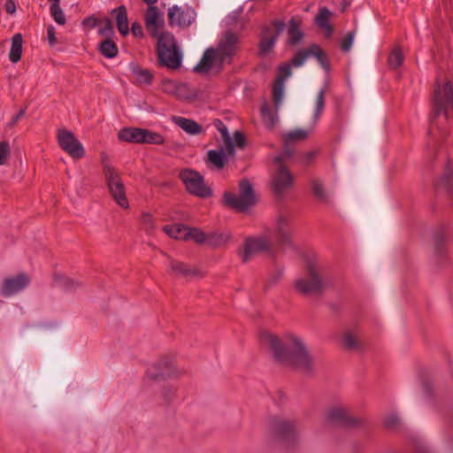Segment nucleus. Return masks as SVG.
<instances>
[{"mask_svg": "<svg viewBox=\"0 0 453 453\" xmlns=\"http://www.w3.org/2000/svg\"><path fill=\"white\" fill-rule=\"evenodd\" d=\"M58 142L60 148L73 158H81L85 155L82 144L74 136L73 133L66 129L58 132Z\"/></svg>", "mask_w": 453, "mask_h": 453, "instance_id": "13", "label": "nucleus"}, {"mask_svg": "<svg viewBox=\"0 0 453 453\" xmlns=\"http://www.w3.org/2000/svg\"><path fill=\"white\" fill-rule=\"evenodd\" d=\"M116 13V24L118 30L122 35H127L129 33L128 19L127 9L124 5H120L113 10Z\"/></svg>", "mask_w": 453, "mask_h": 453, "instance_id": "28", "label": "nucleus"}, {"mask_svg": "<svg viewBox=\"0 0 453 453\" xmlns=\"http://www.w3.org/2000/svg\"><path fill=\"white\" fill-rule=\"evenodd\" d=\"M99 51L107 58H112L118 55L119 50L116 43L111 39H104L99 45Z\"/></svg>", "mask_w": 453, "mask_h": 453, "instance_id": "33", "label": "nucleus"}, {"mask_svg": "<svg viewBox=\"0 0 453 453\" xmlns=\"http://www.w3.org/2000/svg\"><path fill=\"white\" fill-rule=\"evenodd\" d=\"M141 223L143 229L150 234L155 228V223L152 216L150 213H143L141 218Z\"/></svg>", "mask_w": 453, "mask_h": 453, "instance_id": "44", "label": "nucleus"}, {"mask_svg": "<svg viewBox=\"0 0 453 453\" xmlns=\"http://www.w3.org/2000/svg\"><path fill=\"white\" fill-rule=\"evenodd\" d=\"M195 19V12L191 9L183 10L173 6L168 11V19L171 26L188 27Z\"/></svg>", "mask_w": 453, "mask_h": 453, "instance_id": "15", "label": "nucleus"}, {"mask_svg": "<svg viewBox=\"0 0 453 453\" xmlns=\"http://www.w3.org/2000/svg\"><path fill=\"white\" fill-rule=\"evenodd\" d=\"M98 33L103 37H105V39L111 37L114 31H113V27H112L111 21L109 19H105L104 20H103L101 22Z\"/></svg>", "mask_w": 453, "mask_h": 453, "instance_id": "43", "label": "nucleus"}, {"mask_svg": "<svg viewBox=\"0 0 453 453\" xmlns=\"http://www.w3.org/2000/svg\"><path fill=\"white\" fill-rule=\"evenodd\" d=\"M131 30H132V33L133 35L135 36V37H143V29H142V27L140 23L138 22H134L132 24V27H131Z\"/></svg>", "mask_w": 453, "mask_h": 453, "instance_id": "50", "label": "nucleus"}, {"mask_svg": "<svg viewBox=\"0 0 453 453\" xmlns=\"http://www.w3.org/2000/svg\"><path fill=\"white\" fill-rule=\"evenodd\" d=\"M310 134L309 130L305 129H295L288 132L282 135V142L284 145V155L287 157H290L293 155V145L297 142L304 141L308 138Z\"/></svg>", "mask_w": 453, "mask_h": 453, "instance_id": "17", "label": "nucleus"}, {"mask_svg": "<svg viewBox=\"0 0 453 453\" xmlns=\"http://www.w3.org/2000/svg\"><path fill=\"white\" fill-rule=\"evenodd\" d=\"M214 61H217V56L213 51V49H207L199 63L194 67V71L196 73H205L211 70Z\"/></svg>", "mask_w": 453, "mask_h": 453, "instance_id": "26", "label": "nucleus"}, {"mask_svg": "<svg viewBox=\"0 0 453 453\" xmlns=\"http://www.w3.org/2000/svg\"><path fill=\"white\" fill-rule=\"evenodd\" d=\"M142 128L125 127L119 134L118 138L122 142L142 144Z\"/></svg>", "mask_w": 453, "mask_h": 453, "instance_id": "24", "label": "nucleus"}, {"mask_svg": "<svg viewBox=\"0 0 453 453\" xmlns=\"http://www.w3.org/2000/svg\"><path fill=\"white\" fill-rule=\"evenodd\" d=\"M342 344L349 350H354L359 348L358 338L349 331H347L342 334Z\"/></svg>", "mask_w": 453, "mask_h": 453, "instance_id": "35", "label": "nucleus"}, {"mask_svg": "<svg viewBox=\"0 0 453 453\" xmlns=\"http://www.w3.org/2000/svg\"><path fill=\"white\" fill-rule=\"evenodd\" d=\"M23 37L21 34H16L12 38V46L9 53V58L12 63L20 60L22 55Z\"/></svg>", "mask_w": 453, "mask_h": 453, "instance_id": "29", "label": "nucleus"}, {"mask_svg": "<svg viewBox=\"0 0 453 453\" xmlns=\"http://www.w3.org/2000/svg\"><path fill=\"white\" fill-rule=\"evenodd\" d=\"M261 113H262V117H263L264 121L265 122H268V124L272 127L274 125L275 120H274L273 115L269 111V109H268L266 104L262 106Z\"/></svg>", "mask_w": 453, "mask_h": 453, "instance_id": "48", "label": "nucleus"}, {"mask_svg": "<svg viewBox=\"0 0 453 453\" xmlns=\"http://www.w3.org/2000/svg\"><path fill=\"white\" fill-rule=\"evenodd\" d=\"M172 121L190 135H196L203 132V127L193 119L180 116H173Z\"/></svg>", "mask_w": 453, "mask_h": 453, "instance_id": "21", "label": "nucleus"}, {"mask_svg": "<svg viewBox=\"0 0 453 453\" xmlns=\"http://www.w3.org/2000/svg\"><path fill=\"white\" fill-rule=\"evenodd\" d=\"M25 114V110H20L19 113L13 118L12 124H15Z\"/></svg>", "mask_w": 453, "mask_h": 453, "instance_id": "57", "label": "nucleus"}, {"mask_svg": "<svg viewBox=\"0 0 453 453\" xmlns=\"http://www.w3.org/2000/svg\"><path fill=\"white\" fill-rule=\"evenodd\" d=\"M270 431L276 440L287 446L293 445L298 439L296 423L286 418L273 417L270 421Z\"/></svg>", "mask_w": 453, "mask_h": 453, "instance_id": "6", "label": "nucleus"}, {"mask_svg": "<svg viewBox=\"0 0 453 453\" xmlns=\"http://www.w3.org/2000/svg\"><path fill=\"white\" fill-rule=\"evenodd\" d=\"M290 218L285 214H279L275 219L274 231L272 235H268L280 245H289L292 239V229L290 226Z\"/></svg>", "mask_w": 453, "mask_h": 453, "instance_id": "14", "label": "nucleus"}, {"mask_svg": "<svg viewBox=\"0 0 453 453\" xmlns=\"http://www.w3.org/2000/svg\"><path fill=\"white\" fill-rule=\"evenodd\" d=\"M353 41H354V33L353 32L348 33L346 35V36L341 42V49L343 51L348 52L352 46Z\"/></svg>", "mask_w": 453, "mask_h": 453, "instance_id": "46", "label": "nucleus"}, {"mask_svg": "<svg viewBox=\"0 0 453 453\" xmlns=\"http://www.w3.org/2000/svg\"><path fill=\"white\" fill-rule=\"evenodd\" d=\"M288 35V43L292 45L298 43L303 39V34L300 29V23L295 19H291L289 21Z\"/></svg>", "mask_w": 453, "mask_h": 453, "instance_id": "30", "label": "nucleus"}, {"mask_svg": "<svg viewBox=\"0 0 453 453\" xmlns=\"http://www.w3.org/2000/svg\"><path fill=\"white\" fill-rule=\"evenodd\" d=\"M279 35L278 32H273L270 28H265L262 32V36L259 42V54L266 55L268 54L274 47V44L277 41V37Z\"/></svg>", "mask_w": 453, "mask_h": 453, "instance_id": "20", "label": "nucleus"}, {"mask_svg": "<svg viewBox=\"0 0 453 453\" xmlns=\"http://www.w3.org/2000/svg\"><path fill=\"white\" fill-rule=\"evenodd\" d=\"M135 81L138 84L150 85L153 80V74L148 69L136 68L134 69Z\"/></svg>", "mask_w": 453, "mask_h": 453, "instance_id": "37", "label": "nucleus"}, {"mask_svg": "<svg viewBox=\"0 0 453 453\" xmlns=\"http://www.w3.org/2000/svg\"><path fill=\"white\" fill-rule=\"evenodd\" d=\"M240 48V37L232 31H226L222 35L218 46L213 49L217 56V61L220 64L232 62Z\"/></svg>", "mask_w": 453, "mask_h": 453, "instance_id": "7", "label": "nucleus"}, {"mask_svg": "<svg viewBox=\"0 0 453 453\" xmlns=\"http://www.w3.org/2000/svg\"><path fill=\"white\" fill-rule=\"evenodd\" d=\"M148 34L157 38V53L160 65L176 70L181 65L182 55L173 34L165 31L163 13L156 6H149L144 14Z\"/></svg>", "mask_w": 453, "mask_h": 453, "instance_id": "1", "label": "nucleus"}, {"mask_svg": "<svg viewBox=\"0 0 453 453\" xmlns=\"http://www.w3.org/2000/svg\"><path fill=\"white\" fill-rule=\"evenodd\" d=\"M418 453H430V452L426 448L421 447L418 449Z\"/></svg>", "mask_w": 453, "mask_h": 453, "instance_id": "58", "label": "nucleus"}, {"mask_svg": "<svg viewBox=\"0 0 453 453\" xmlns=\"http://www.w3.org/2000/svg\"><path fill=\"white\" fill-rule=\"evenodd\" d=\"M325 90L324 89H321L317 97H316V106H315V112H314V119L317 120L323 110H324V107H325Z\"/></svg>", "mask_w": 453, "mask_h": 453, "instance_id": "42", "label": "nucleus"}, {"mask_svg": "<svg viewBox=\"0 0 453 453\" xmlns=\"http://www.w3.org/2000/svg\"><path fill=\"white\" fill-rule=\"evenodd\" d=\"M103 171L111 196L120 207L127 209L129 203L124 183L119 173L111 165L107 158L103 159Z\"/></svg>", "mask_w": 453, "mask_h": 453, "instance_id": "5", "label": "nucleus"}, {"mask_svg": "<svg viewBox=\"0 0 453 453\" xmlns=\"http://www.w3.org/2000/svg\"><path fill=\"white\" fill-rule=\"evenodd\" d=\"M84 26H89L90 27L94 28L97 25V20L94 17H88L83 20Z\"/></svg>", "mask_w": 453, "mask_h": 453, "instance_id": "54", "label": "nucleus"}, {"mask_svg": "<svg viewBox=\"0 0 453 453\" xmlns=\"http://www.w3.org/2000/svg\"><path fill=\"white\" fill-rule=\"evenodd\" d=\"M319 154V150H312L300 155L299 161L302 165L305 166L311 165L314 162L318 155Z\"/></svg>", "mask_w": 453, "mask_h": 453, "instance_id": "41", "label": "nucleus"}, {"mask_svg": "<svg viewBox=\"0 0 453 453\" xmlns=\"http://www.w3.org/2000/svg\"><path fill=\"white\" fill-rule=\"evenodd\" d=\"M453 107V88L449 81H446L442 87L436 82L434 94V112L435 115L441 112L445 113V119L448 118L447 111Z\"/></svg>", "mask_w": 453, "mask_h": 453, "instance_id": "10", "label": "nucleus"}, {"mask_svg": "<svg viewBox=\"0 0 453 453\" xmlns=\"http://www.w3.org/2000/svg\"><path fill=\"white\" fill-rule=\"evenodd\" d=\"M29 282V278L24 273H19L13 278H7L3 283L2 294L5 296H12L24 289Z\"/></svg>", "mask_w": 453, "mask_h": 453, "instance_id": "16", "label": "nucleus"}, {"mask_svg": "<svg viewBox=\"0 0 453 453\" xmlns=\"http://www.w3.org/2000/svg\"><path fill=\"white\" fill-rule=\"evenodd\" d=\"M234 142L237 146H239L241 148L244 147L245 137L243 136V134L241 132H239V131L234 132Z\"/></svg>", "mask_w": 453, "mask_h": 453, "instance_id": "51", "label": "nucleus"}, {"mask_svg": "<svg viewBox=\"0 0 453 453\" xmlns=\"http://www.w3.org/2000/svg\"><path fill=\"white\" fill-rule=\"evenodd\" d=\"M230 234L227 233L213 232L207 234L206 244L211 247H220L227 243L230 240Z\"/></svg>", "mask_w": 453, "mask_h": 453, "instance_id": "32", "label": "nucleus"}, {"mask_svg": "<svg viewBox=\"0 0 453 453\" xmlns=\"http://www.w3.org/2000/svg\"><path fill=\"white\" fill-rule=\"evenodd\" d=\"M11 152V147L8 142H0V165H4Z\"/></svg>", "mask_w": 453, "mask_h": 453, "instance_id": "45", "label": "nucleus"}, {"mask_svg": "<svg viewBox=\"0 0 453 453\" xmlns=\"http://www.w3.org/2000/svg\"><path fill=\"white\" fill-rule=\"evenodd\" d=\"M147 373H148V376H149V377H150V378H151V379H153V380H157V379H158L159 377H162V376L164 375L163 373L157 374V373L153 372L152 368H150V369L148 370V372H147Z\"/></svg>", "mask_w": 453, "mask_h": 453, "instance_id": "55", "label": "nucleus"}, {"mask_svg": "<svg viewBox=\"0 0 453 453\" xmlns=\"http://www.w3.org/2000/svg\"><path fill=\"white\" fill-rule=\"evenodd\" d=\"M229 157L232 156L228 155L226 150H211L207 152L206 163L211 164L217 170H221L224 168Z\"/></svg>", "mask_w": 453, "mask_h": 453, "instance_id": "23", "label": "nucleus"}, {"mask_svg": "<svg viewBox=\"0 0 453 453\" xmlns=\"http://www.w3.org/2000/svg\"><path fill=\"white\" fill-rule=\"evenodd\" d=\"M50 14L53 17L54 20L58 25L65 24V22H66L65 16L64 14L63 10L60 7V3H52L50 7Z\"/></svg>", "mask_w": 453, "mask_h": 453, "instance_id": "38", "label": "nucleus"}, {"mask_svg": "<svg viewBox=\"0 0 453 453\" xmlns=\"http://www.w3.org/2000/svg\"><path fill=\"white\" fill-rule=\"evenodd\" d=\"M384 423L388 428L394 429L398 426V425L400 424V420L397 416L389 415L388 417L386 418Z\"/></svg>", "mask_w": 453, "mask_h": 453, "instance_id": "49", "label": "nucleus"}, {"mask_svg": "<svg viewBox=\"0 0 453 453\" xmlns=\"http://www.w3.org/2000/svg\"><path fill=\"white\" fill-rule=\"evenodd\" d=\"M4 10L9 14H13L16 12V4L13 0H6Z\"/></svg>", "mask_w": 453, "mask_h": 453, "instance_id": "52", "label": "nucleus"}, {"mask_svg": "<svg viewBox=\"0 0 453 453\" xmlns=\"http://www.w3.org/2000/svg\"><path fill=\"white\" fill-rule=\"evenodd\" d=\"M310 57H315L325 70H329L327 56L318 44H311L306 49L298 50L292 58L291 65L296 67H299L303 65L305 60Z\"/></svg>", "mask_w": 453, "mask_h": 453, "instance_id": "12", "label": "nucleus"}, {"mask_svg": "<svg viewBox=\"0 0 453 453\" xmlns=\"http://www.w3.org/2000/svg\"><path fill=\"white\" fill-rule=\"evenodd\" d=\"M162 145L165 143V137L157 133L142 128V144Z\"/></svg>", "mask_w": 453, "mask_h": 453, "instance_id": "31", "label": "nucleus"}, {"mask_svg": "<svg viewBox=\"0 0 453 453\" xmlns=\"http://www.w3.org/2000/svg\"><path fill=\"white\" fill-rule=\"evenodd\" d=\"M331 14V12L326 7H324L319 10L315 19L317 25L321 28L326 29L328 34L333 32V27L329 24Z\"/></svg>", "mask_w": 453, "mask_h": 453, "instance_id": "34", "label": "nucleus"}, {"mask_svg": "<svg viewBox=\"0 0 453 453\" xmlns=\"http://www.w3.org/2000/svg\"><path fill=\"white\" fill-rule=\"evenodd\" d=\"M264 342L272 350L277 362L304 372H310L313 370V358L300 338L291 335L281 341L274 334H265Z\"/></svg>", "mask_w": 453, "mask_h": 453, "instance_id": "2", "label": "nucleus"}, {"mask_svg": "<svg viewBox=\"0 0 453 453\" xmlns=\"http://www.w3.org/2000/svg\"><path fill=\"white\" fill-rule=\"evenodd\" d=\"M144 3H146L147 4H149L150 6H151L152 4H154L155 3L157 2V0H142Z\"/></svg>", "mask_w": 453, "mask_h": 453, "instance_id": "59", "label": "nucleus"}, {"mask_svg": "<svg viewBox=\"0 0 453 453\" xmlns=\"http://www.w3.org/2000/svg\"><path fill=\"white\" fill-rule=\"evenodd\" d=\"M279 156L274 158L277 168L272 177V188L277 196H282L294 185V175L283 164V157Z\"/></svg>", "mask_w": 453, "mask_h": 453, "instance_id": "9", "label": "nucleus"}, {"mask_svg": "<svg viewBox=\"0 0 453 453\" xmlns=\"http://www.w3.org/2000/svg\"><path fill=\"white\" fill-rule=\"evenodd\" d=\"M388 62L392 68H397L400 66L403 62L402 50L399 48L394 49L388 56Z\"/></svg>", "mask_w": 453, "mask_h": 453, "instance_id": "40", "label": "nucleus"}, {"mask_svg": "<svg viewBox=\"0 0 453 453\" xmlns=\"http://www.w3.org/2000/svg\"><path fill=\"white\" fill-rule=\"evenodd\" d=\"M283 91L284 82L282 81V78H277L273 87V98L276 109L279 108L281 103Z\"/></svg>", "mask_w": 453, "mask_h": 453, "instance_id": "36", "label": "nucleus"}, {"mask_svg": "<svg viewBox=\"0 0 453 453\" xmlns=\"http://www.w3.org/2000/svg\"><path fill=\"white\" fill-rule=\"evenodd\" d=\"M326 418L330 422H337L345 426H353L357 423V420L349 415V411L342 407L330 409Z\"/></svg>", "mask_w": 453, "mask_h": 453, "instance_id": "19", "label": "nucleus"}, {"mask_svg": "<svg viewBox=\"0 0 453 453\" xmlns=\"http://www.w3.org/2000/svg\"><path fill=\"white\" fill-rule=\"evenodd\" d=\"M179 178L188 193L203 198L211 196V188L205 185L203 177L198 172L183 169L180 172Z\"/></svg>", "mask_w": 453, "mask_h": 453, "instance_id": "8", "label": "nucleus"}, {"mask_svg": "<svg viewBox=\"0 0 453 453\" xmlns=\"http://www.w3.org/2000/svg\"><path fill=\"white\" fill-rule=\"evenodd\" d=\"M188 232V240H192L197 244L207 242V234L201 229L196 227H189Z\"/></svg>", "mask_w": 453, "mask_h": 453, "instance_id": "39", "label": "nucleus"}, {"mask_svg": "<svg viewBox=\"0 0 453 453\" xmlns=\"http://www.w3.org/2000/svg\"><path fill=\"white\" fill-rule=\"evenodd\" d=\"M240 194L226 192L224 195L226 206L237 211H245L256 203L254 190L249 180L243 179L239 183Z\"/></svg>", "mask_w": 453, "mask_h": 453, "instance_id": "4", "label": "nucleus"}, {"mask_svg": "<svg viewBox=\"0 0 453 453\" xmlns=\"http://www.w3.org/2000/svg\"><path fill=\"white\" fill-rule=\"evenodd\" d=\"M47 35L48 40L50 45H53L56 42V36H55V28L50 26L47 29Z\"/></svg>", "mask_w": 453, "mask_h": 453, "instance_id": "53", "label": "nucleus"}, {"mask_svg": "<svg viewBox=\"0 0 453 453\" xmlns=\"http://www.w3.org/2000/svg\"><path fill=\"white\" fill-rule=\"evenodd\" d=\"M280 75L277 78H282V81L289 77L292 73L291 65L289 63H284L279 66Z\"/></svg>", "mask_w": 453, "mask_h": 453, "instance_id": "47", "label": "nucleus"}, {"mask_svg": "<svg viewBox=\"0 0 453 453\" xmlns=\"http://www.w3.org/2000/svg\"><path fill=\"white\" fill-rule=\"evenodd\" d=\"M214 126L221 134L227 154L234 156L235 153L234 143L229 134L226 126L219 119H215Z\"/></svg>", "mask_w": 453, "mask_h": 453, "instance_id": "25", "label": "nucleus"}, {"mask_svg": "<svg viewBox=\"0 0 453 453\" xmlns=\"http://www.w3.org/2000/svg\"><path fill=\"white\" fill-rule=\"evenodd\" d=\"M78 285H79V283L74 282L73 280H66V287L69 289H73V288H75V286H78Z\"/></svg>", "mask_w": 453, "mask_h": 453, "instance_id": "56", "label": "nucleus"}, {"mask_svg": "<svg viewBox=\"0 0 453 453\" xmlns=\"http://www.w3.org/2000/svg\"><path fill=\"white\" fill-rule=\"evenodd\" d=\"M328 285L325 268L316 262H309L306 274L297 278L293 284L295 291L303 296L320 295Z\"/></svg>", "mask_w": 453, "mask_h": 453, "instance_id": "3", "label": "nucleus"}, {"mask_svg": "<svg viewBox=\"0 0 453 453\" xmlns=\"http://www.w3.org/2000/svg\"><path fill=\"white\" fill-rule=\"evenodd\" d=\"M310 186L311 193L319 203H330V196L325 188L324 182L317 178L311 179Z\"/></svg>", "mask_w": 453, "mask_h": 453, "instance_id": "22", "label": "nucleus"}, {"mask_svg": "<svg viewBox=\"0 0 453 453\" xmlns=\"http://www.w3.org/2000/svg\"><path fill=\"white\" fill-rule=\"evenodd\" d=\"M273 247V241L268 235L259 237H247L243 243V248L239 251V255L243 263L250 261L252 257L260 252L269 250Z\"/></svg>", "mask_w": 453, "mask_h": 453, "instance_id": "11", "label": "nucleus"}, {"mask_svg": "<svg viewBox=\"0 0 453 453\" xmlns=\"http://www.w3.org/2000/svg\"><path fill=\"white\" fill-rule=\"evenodd\" d=\"M170 272L184 278L203 277V274L196 268L190 267L184 262L169 257Z\"/></svg>", "mask_w": 453, "mask_h": 453, "instance_id": "18", "label": "nucleus"}, {"mask_svg": "<svg viewBox=\"0 0 453 453\" xmlns=\"http://www.w3.org/2000/svg\"><path fill=\"white\" fill-rule=\"evenodd\" d=\"M188 228L189 226H184L182 224H174L172 226H165L163 229L164 232L172 238L188 241L189 233Z\"/></svg>", "mask_w": 453, "mask_h": 453, "instance_id": "27", "label": "nucleus"}]
</instances>
